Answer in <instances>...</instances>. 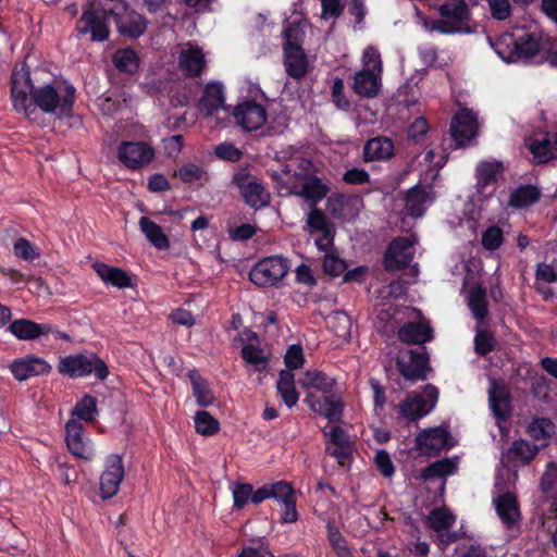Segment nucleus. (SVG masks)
Returning a JSON list of instances; mask_svg holds the SVG:
<instances>
[{
  "instance_id": "1",
  "label": "nucleus",
  "mask_w": 557,
  "mask_h": 557,
  "mask_svg": "<svg viewBox=\"0 0 557 557\" xmlns=\"http://www.w3.org/2000/svg\"><path fill=\"white\" fill-rule=\"evenodd\" d=\"M11 98L15 111L33 119L36 109L57 116H69L75 101V88L65 82L34 87L25 64L12 72Z\"/></svg>"
},
{
  "instance_id": "2",
  "label": "nucleus",
  "mask_w": 557,
  "mask_h": 557,
  "mask_svg": "<svg viewBox=\"0 0 557 557\" xmlns=\"http://www.w3.org/2000/svg\"><path fill=\"white\" fill-rule=\"evenodd\" d=\"M312 170L310 160H294L282 170L272 172L271 177L281 196L295 195L304 198L310 206H315L326 196L329 188L319 177L312 175Z\"/></svg>"
},
{
  "instance_id": "3",
  "label": "nucleus",
  "mask_w": 557,
  "mask_h": 557,
  "mask_svg": "<svg viewBox=\"0 0 557 557\" xmlns=\"http://www.w3.org/2000/svg\"><path fill=\"white\" fill-rule=\"evenodd\" d=\"M382 72L381 53L373 46L367 47L362 53V69L354 76L355 92L362 97H375L380 90Z\"/></svg>"
},
{
  "instance_id": "4",
  "label": "nucleus",
  "mask_w": 557,
  "mask_h": 557,
  "mask_svg": "<svg viewBox=\"0 0 557 557\" xmlns=\"http://www.w3.org/2000/svg\"><path fill=\"white\" fill-rule=\"evenodd\" d=\"M440 18L429 24L431 32L444 35L470 32L469 9L465 0H447L438 8Z\"/></svg>"
},
{
  "instance_id": "5",
  "label": "nucleus",
  "mask_w": 557,
  "mask_h": 557,
  "mask_svg": "<svg viewBox=\"0 0 557 557\" xmlns=\"http://www.w3.org/2000/svg\"><path fill=\"white\" fill-rule=\"evenodd\" d=\"M58 370L71 377H82L94 372L96 377L101 381L107 379L109 374L104 361L95 354L66 356L60 360Z\"/></svg>"
},
{
  "instance_id": "6",
  "label": "nucleus",
  "mask_w": 557,
  "mask_h": 557,
  "mask_svg": "<svg viewBox=\"0 0 557 557\" xmlns=\"http://www.w3.org/2000/svg\"><path fill=\"white\" fill-rule=\"evenodd\" d=\"M288 260L270 256L259 260L250 270L249 278L252 284L259 287L276 286L288 273Z\"/></svg>"
},
{
  "instance_id": "7",
  "label": "nucleus",
  "mask_w": 557,
  "mask_h": 557,
  "mask_svg": "<svg viewBox=\"0 0 557 557\" xmlns=\"http://www.w3.org/2000/svg\"><path fill=\"white\" fill-rule=\"evenodd\" d=\"M438 399V389L431 384L424 386L421 393H411L399 404L400 414L409 420L416 421L435 407Z\"/></svg>"
},
{
  "instance_id": "8",
  "label": "nucleus",
  "mask_w": 557,
  "mask_h": 557,
  "mask_svg": "<svg viewBox=\"0 0 557 557\" xmlns=\"http://www.w3.org/2000/svg\"><path fill=\"white\" fill-rule=\"evenodd\" d=\"M156 156L153 147L143 140L122 141L117 147V159L129 170H141L148 166Z\"/></svg>"
},
{
  "instance_id": "9",
  "label": "nucleus",
  "mask_w": 557,
  "mask_h": 557,
  "mask_svg": "<svg viewBox=\"0 0 557 557\" xmlns=\"http://www.w3.org/2000/svg\"><path fill=\"white\" fill-rule=\"evenodd\" d=\"M233 182L248 206L260 209L269 205L270 194L257 177L246 172H239L234 176Z\"/></svg>"
},
{
  "instance_id": "10",
  "label": "nucleus",
  "mask_w": 557,
  "mask_h": 557,
  "mask_svg": "<svg viewBox=\"0 0 557 557\" xmlns=\"http://www.w3.org/2000/svg\"><path fill=\"white\" fill-rule=\"evenodd\" d=\"M479 126L476 113L467 108L461 109L450 124L451 137L457 147L470 144L476 137Z\"/></svg>"
},
{
  "instance_id": "11",
  "label": "nucleus",
  "mask_w": 557,
  "mask_h": 557,
  "mask_svg": "<svg viewBox=\"0 0 557 557\" xmlns=\"http://www.w3.org/2000/svg\"><path fill=\"white\" fill-rule=\"evenodd\" d=\"M414 235L394 239L385 253V267L388 270H399L409 265L414 256Z\"/></svg>"
},
{
  "instance_id": "12",
  "label": "nucleus",
  "mask_w": 557,
  "mask_h": 557,
  "mask_svg": "<svg viewBox=\"0 0 557 557\" xmlns=\"http://www.w3.org/2000/svg\"><path fill=\"white\" fill-rule=\"evenodd\" d=\"M109 16H112L111 10L86 11L78 20L76 29L82 35L90 34L94 41H104L109 38Z\"/></svg>"
},
{
  "instance_id": "13",
  "label": "nucleus",
  "mask_w": 557,
  "mask_h": 557,
  "mask_svg": "<svg viewBox=\"0 0 557 557\" xmlns=\"http://www.w3.org/2000/svg\"><path fill=\"white\" fill-rule=\"evenodd\" d=\"M65 433L67 448L74 456L87 460L94 457V447L84 434L82 422L71 418L65 424Z\"/></svg>"
},
{
  "instance_id": "14",
  "label": "nucleus",
  "mask_w": 557,
  "mask_h": 557,
  "mask_svg": "<svg viewBox=\"0 0 557 557\" xmlns=\"http://www.w3.org/2000/svg\"><path fill=\"white\" fill-rule=\"evenodd\" d=\"M397 368L401 375L410 381L424 380L426 377L428 360L423 352L406 349L397 357Z\"/></svg>"
},
{
  "instance_id": "15",
  "label": "nucleus",
  "mask_w": 557,
  "mask_h": 557,
  "mask_svg": "<svg viewBox=\"0 0 557 557\" xmlns=\"http://www.w3.org/2000/svg\"><path fill=\"white\" fill-rule=\"evenodd\" d=\"M124 478V466L120 455H110L106 460V469L100 476V492L103 498L113 497Z\"/></svg>"
},
{
  "instance_id": "16",
  "label": "nucleus",
  "mask_w": 557,
  "mask_h": 557,
  "mask_svg": "<svg viewBox=\"0 0 557 557\" xmlns=\"http://www.w3.org/2000/svg\"><path fill=\"white\" fill-rule=\"evenodd\" d=\"M306 403L312 411L326 418L330 422H337L342 418L344 405L335 394L326 393L318 396L309 393Z\"/></svg>"
},
{
  "instance_id": "17",
  "label": "nucleus",
  "mask_w": 557,
  "mask_h": 557,
  "mask_svg": "<svg viewBox=\"0 0 557 557\" xmlns=\"http://www.w3.org/2000/svg\"><path fill=\"white\" fill-rule=\"evenodd\" d=\"M111 13L121 34L137 38L145 33L146 23L144 17L134 11L128 12L125 3L116 4L111 9Z\"/></svg>"
},
{
  "instance_id": "18",
  "label": "nucleus",
  "mask_w": 557,
  "mask_h": 557,
  "mask_svg": "<svg viewBox=\"0 0 557 557\" xmlns=\"http://www.w3.org/2000/svg\"><path fill=\"white\" fill-rule=\"evenodd\" d=\"M9 369L17 381H26L33 376L48 374L51 371V366L40 357L26 355L13 360Z\"/></svg>"
},
{
  "instance_id": "19",
  "label": "nucleus",
  "mask_w": 557,
  "mask_h": 557,
  "mask_svg": "<svg viewBox=\"0 0 557 557\" xmlns=\"http://www.w3.org/2000/svg\"><path fill=\"white\" fill-rule=\"evenodd\" d=\"M449 432L447 428L436 426L420 432L416 437V447L423 455H435L449 447Z\"/></svg>"
},
{
  "instance_id": "20",
  "label": "nucleus",
  "mask_w": 557,
  "mask_h": 557,
  "mask_svg": "<svg viewBox=\"0 0 557 557\" xmlns=\"http://www.w3.org/2000/svg\"><path fill=\"white\" fill-rule=\"evenodd\" d=\"M237 124L247 132L257 131L267 122L265 109L253 101L238 104L234 110Z\"/></svg>"
},
{
  "instance_id": "21",
  "label": "nucleus",
  "mask_w": 557,
  "mask_h": 557,
  "mask_svg": "<svg viewBox=\"0 0 557 557\" xmlns=\"http://www.w3.org/2000/svg\"><path fill=\"white\" fill-rule=\"evenodd\" d=\"M527 146L536 162L545 163L557 156V134H535L527 139Z\"/></svg>"
},
{
  "instance_id": "22",
  "label": "nucleus",
  "mask_w": 557,
  "mask_h": 557,
  "mask_svg": "<svg viewBox=\"0 0 557 557\" xmlns=\"http://www.w3.org/2000/svg\"><path fill=\"white\" fill-rule=\"evenodd\" d=\"M206 60L201 48L191 42L181 46L178 66L185 76L196 77L205 69Z\"/></svg>"
},
{
  "instance_id": "23",
  "label": "nucleus",
  "mask_w": 557,
  "mask_h": 557,
  "mask_svg": "<svg viewBox=\"0 0 557 557\" xmlns=\"http://www.w3.org/2000/svg\"><path fill=\"white\" fill-rule=\"evenodd\" d=\"M360 205L358 197L337 194L327 198L326 209L334 218L351 220L357 215Z\"/></svg>"
},
{
  "instance_id": "24",
  "label": "nucleus",
  "mask_w": 557,
  "mask_h": 557,
  "mask_svg": "<svg viewBox=\"0 0 557 557\" xmlns=\"http://www.w3.org/2000/svg\"><path fill=\"white\" fill-rule=\"evenodd\" d=\"M434 193L430 186H416L406 197V209L411 216H422L428 207L434 201Z\"/></svg>"
},
{
  "instance_id": "25",
  "label": "nucleus",
  "mask_w": 557,
  "mask_h": 557,
  "mask_svg": "<svg viewBox=\"0 0 557 557\" xmlns=\"http://www.w3.org/2000/svg\"><path fill=\"white\" fill-rule=\"evenodd\" d=\"M488 405L498 420H505L510 412L509 393L504 385L492 380L488 386Z\"/></svg>"
},
{
  "instance_id": "26",
  "label": "nucleus",
  "mask_w": 557,
  "mask_h": 557,
  "mask_svg": "<svg viewBox=\"0 0 557 557\" xmlns=\"http://www.w3.org/2000/svg\"><path fill=\"white\" fill-rule=\"evenodd\" d=\"M496 512L506 528H512L520 520V510L516 496L505 493L494 499Z\"/></svg>"
},
{
  "instance_id": "27",
  "label": "nucleus",
  "mask_w": 557,
  "mask_h": 557,
  "mask_svg": "<svg viewBox=\"0 0 557 557\" xmlns=\"http://www.w3.org/2000/svg\"><path fill=\"white\" fill-rule=\"evenodd\" d=\"M8 330L20 341H32L41 335L49 334L52 327L49 324H39L32 320L18 319L11 322Z\"/></svg>"
},
{
  "instance_id": "28",
  "label": "nucleus",
  "mask_w": 557,
  "mask_h": 557,
  "mask_svg": "<svg viewBox=\"0 0 557 557\" xmlns=\"http://www.w3.org/2000/svg\"><path fill=\"white\" fill-rule=\"evenodd\" d=\"M398 337L406 344L421 345L432 339V329L424 322H409L398 330Z\"/></svg>"
},
{
  "instance_id": "29",
  "label": "nucleus",
  "mask_w": 557,
  "mask_h": 557,
  "mask_svg": "<svg viewBox=\"0 0 557 557\" xmlns=\"http://www.w3.org/2000/svg\"><path fill=\"white\" fill-rule=\"evenodd\" d=\"M539 453V447L527 440L515 441L506 454V459L512 467L530 463Z\"/></svg>"
},
{
  "instance_id": "30",
  "label": "nucleus",
  "mask_w": 557,
  "mask_h": 557,
  "mask_svg": "<svg viewBox=\"0 0 557 557\" xmlns=\"http://www.w3.org/2000/svg\"><path fill=\"white\" fill-rule=\"evenodd\" d=\"M199 109L207 116L224 109V92L221 84L210 83L206 86L203 96L199 101Z\"/></svg>"
},
{
  "instance_id": "31",
  "label": "nucleus",
  "mask_w": 557,
  "mask_h": 557,
  "mask_svg": "<svg viewBox=\"0 0 557 557\" xmlns=\"http://www.w3.org/2000/svg\"><path fill=\"white\" fill-rule=\"evenodd\" d=\"M394 154L393 141L384 136H377L366 141L363 147V160L379 161L389 159Z\"/></svg>"
},
{
  "instance_id": "32",
  "label": "nucleus",
  "mask_w": 557,
  "mask_h": 557,
  "mask_svg": "<svg viewBox=\"0 0 557 557\" xmlns=\"http://www.w3.org/2000/svg\"><path fill=\"white\" fill-rule=\"evenodd\" d=\"M92 269L107 285H112L117 288H125L131 285L129 275L120 268L110 267L102 262H95Z\"/></svg>"
},
{
  "instance_id": "33",
  "label": "nucleus",
  "mask_w": 557,
  "mask_h": 557,
  "mask_svg": "<svg viewBox=\"0 0 557 557\" xmlns=\"http://www.w3.org/2000/svg\"><path fill=\"white\" fill-rule=\"evenodd\" d=\"M284 66L286 73L293 78H300L307 73L308 61L301 47L284 49Z\"/></svg>"
},
{
  "instance_id": "34",
  "label": "nucleus",
  "mask_w": 557,
  "mask_h": 557,
  "mask_svg": "<svg viewBox=\"0 0 557 557\" xmlns=\"http://www.w3.org/2000/svg\"><path fill=\"white\" fill-rule=\"evenodd\" d=\"M488 42L503 61L507 63L517 62V42L512 34L504 33L495 39L488 37Z\"/></svg>"
},
{
  "instance_id": "35",
  "label": "nucleus",
  "mask_w": 557,
  "mask_h": 557,
  "mask_svg": "<svg viewBox=\"0 0 557 557\" xmlns=\"http://www.w3.org/2000/svg\"><path fill=\"white\" fill-rule=\"evenodd\" d=\"M187 376L193 387V396L200 407H209L214 403V395L209 383L197 370H189Z\"/></svg>"
},
{
  "instance_id": "36",
  "label": "nucleus",
  "mask_w": 557,
  "mask_h": 557,
  "mask_svg": "<svg viewBox=\"0 0 557 557\" xmlns=\"http://www.w3.org/2000/svg\"><path fill=\"white\" fill-rule=\"evenodd\" d=\"M276 388L282 400L288 408L296 406L299 395L295 387V375L289 370H282L278 375Z\"/></svg>"
},
{
  "instance_id": "37",
  "label": "nucleus",
  "mask_w": 557,
  "mask_h": 557,
  "mask_svg": "<svg viewBox=\"0 0 557 557\" xmlns=\"http://www.w3.org/2000/svg\"><path fill=\"white\" fill-rule=\"evenodd\" d=\"M468 306L479 324L487 317L486 290L481 285H474L468 294Z\"/></svg>"
},
{
  "instance_id": "38",
  "label": "nucleus",
  "mask_w": 557,
  "mask_h": 557,
  "mask_svg": "<svg viewBox=\"0 0 557 557\" xmlns=\"http://www.w3.org/2000/svg\"><path fill=\"white\" fill-rule=\"evenodd\" d=\"M139 226L146 238L159 250H164L170 247V242L163 233L160 225L151 221L147 216H141Z\"/></svg>"
},
{
  "instance_id": "39",
  "label": "nucleus",
  "mask_w": 557,
  "mask_h": 557,
  "mask_svg": "<svg viewBox=\"0 0 557 557\" xmlns=\"http://www.w3.org/2000/svg\"><path fill=\"white\" fill-rule=\"evenodd\" d=\"M113 64L120 71L127 74H134L139 69V57L131 48L119 49L113 54Z\"/></svg>"
},
{
  "instance_id": "40",
  "label": "nucleus",
  "mask_w": 557,
  "mask_h": 557,
  "mask_svg": "<svg viewBox=\"0 0 557 557\" xmlns=\"http://www.w3.org/2000/svg\"><path fill=\"white\" fill-rule=\"evenodd\" d=\"M540 197V190L532 185L519 186L515 189L510 197L508 205L512 208L520 209L533 205Z\"/></svg>"
},
{
  "instance_id": "41",
  "label": "nucleus",
  "mask_w": 557,
  "mask_h": 557,
  "mask_svg": "<svg viewBox=\"0 0 557 557\" xmlns=\"http://www.w3.org/2000/svg\"><path fill=\"white\" fill-rule=\"evenodd\" d=\"M311 207L312 209L308 212L306 219V231L309 235L314 236L315 234L334 230L333 224L326 218L324 212L314 208V206Z\"/></svg>"
},
{
  "instance_id": "42",
  "label": "nucleus",
  "mask_w": 557,
  "mask_h": 557,
  "mask_svg": "<svg viewBox=\"0 0 557 557\" xmlns=\"http://www.w3.org/2000/svg\"><path fill=\"white\" fill-rule=\"evenodd\" d=\"M300 382L304 387L314 388L322 394L331 393L335 384L334 379L317 370L307 371Z\"/></svg>"
},
{
  "instance_id": "43",
  "label": "nucleus",
  "mask_w": 557,
  "mask_h": 557,
  "mask_svg": "<svg viewBox=\"0 0 557 557\" xmlns=\"http://www.w3.org/2000/svg\"><path fill=\"white\" fill-rule=\"evenodd\" d=\"M327 326L336 336L347 339L351 333V319L345 311H334L326 318Z\"/></svg>"
},
{
  "instance_id": "44",
  "label": "nucleus",
  "mask_w": 557,
  "mask_h": 557,
  "mask_svg": "<svg viewBox=\"0 0 557 557\" xmlns=\"http://www.w3.org/2000/svg\"><path fill=\"white\" fill-rule=\"evenodd\" d=\"M98 414L97 400L90 396L85 395L76 403L72 410V418L85 422H92Z\"/></svg>"
},
{
  "instance_id": "45",
  "label": "nucleus",
  "mask_w": 557,
  "mask_h": 557,
  "mask_svg": "<svg viewBox=\"0 0 557 557\" xmlns=\"http://www.w3.org/2000/svg\"><path fill=\"white\" fill-rule=\"evenodd\" d=\"M457 469V461L445 458L442 460H437L422 470L421 478L424 481L435 479V478H445L449 474H453Z\"/></svg>"
},
{
  "instance_id": "46",
  "label": "nucleus",
  "mask_w": 557,
  "mask_h": 557,
  "mask_svg": "<svg viewBox=\"0 0 557 557\" xmlns=\"http://www.w3.org/2000/svg\"><path fill=\"white\" fill-rule=\"evenodd\" d=\"M528 434L536 441H547L555 434V425L548 418H534L527 428Z\"/></svg>"
},
{
  "instance_id": "47",
  "label": "nucleus",
  "mask_w": 557,
  "mask_h": 557,
  "mask_svg": "<svg viewBox=\"0 0 557 557\" xmlns=\"http://www.w3.org/2000/svg\"><path fill=\"white\" fill-rule=\"evenodd\" d=\"M242 358L251 366L255 371L262 372L268 367V357L265 352L258 346L248 344L242 349Z\"/></svg>"
},
{
  "instance_id": "48",
  "label": "nucleus",
  "mask_w": 557,
  "mask_h": 557,
  "mask_svg": "<svg viewBox=\"0 0 557 557\" xmlns=\"http://www.w3.org/2000/svg\"><path fill=\"white\" fill-rule=\"evenodd\" d=\"M517 62L529 60L535 57L540 51V41L532 34H524L517 38Z\"/></svg>"
},
{
  "instance_id": "49",
  "label": "nucleus",
  "mask_w": 557,
  "mask_h": 557,
  "mask_svg": "<svg viewBox=\"0 0 557 557\" xmlns=\"http://www.w3.org/2000/svg\"><path fill=\"white\" fill-rule=\"evenodd\" d=\"M503 165L498 161H482L476 168V177L480 185H488L502 174Z\"/></svg>"
},
{
  "instance_id": "50",
  "label": "nucleus",
  "mask_w": 557,
  "mask_h": 557,
  "mask_svg": "<svg viewBox=\"0 0 557 557\" xmlns=\"http://www.w3.org/2000/svg\"><path fill=\"white\" fill-rule=\"evenodd\" d=\"M430 527L435 532H442L453 527L456 521L455 516L445 508H437L431 511L428 517Z\"/></svg>"
},
{
  "instance_id": "51",
  "label": "nucleus",
  "mask_w": 557,
  "mask_h": 557,
  "mask_svg": "<svg viewBox=\"0 0 557 557\" xmlns=\"http://www.w3.org/2000/svg\"><path fill=\"white\" fill-rule=\"evenodd\" d=\"M195 429L201 435H213L220 429L219 421L206 410H199L194 417Z\"/></svg>"
},
{
  "instance_id": "52",
  "label": "nucleus",
  "mask_w": 557,
  "mask_h": 557,
  "mask_svg": "<svg viewBox=\"0 0 557 557\" xmlns=\"http://www.w3.org/2000/svg\"><path fill=\"white\" fill-rule=\"evenodd\" d=\"M175 175L180 177L181 181L187 184H202L208 180L207 172L199 165L194 163H187L181 166Z\"/></svg>"
},
{
  "instance_id": "53",
  "label": "nucleus",
  "mask_w": 557,
  "mask_h": 557,
  "mask_svg": "<svg viewBox=\"0 0 557 557\" xmlns=\"http://www.w3.org/2000/svg\"><path fill=\"white\" fill-rule=\"evenodd\" d=\"M327 529V539L334 550L336 552L338 557H348L350 555V550L346 544L345 539L343 537L339 530L335 527V524L329 520L326 523Z\"/></svg>"
},
{
  "instance_id": "54",
  "label": "nucleus",
  "mask_w": 557,
  "mask_h": 557,
  "mask_svg": "<svg viewBox=\"0 0 557 557\" xmlns=\"http://www.w3.org/2000/svg\"><path fill=\"white\" fill-rule=\"evenodd\" d=\"M14 255L25 261H34L40 256L39 249L24 237L17 238L13 244Z\"/></svg>"
},
{
  "instance_id": "55",
  "label": "nucleus",
  "mask_w": 557,
  "mask_h": 557,
  "mask_svg": "<svg viewBox=\"0 0 557 557\" xmlns=\"http://www.w3.org/2000/svg\"><path fill=\"white\" fill-rule=\"evenodd\" d=\"M322 267L324 272L331 276H339L347 269L345 260L339 258L336 250L324 255Z\"/></svg>"
},
{
  "instance_id": "56",
  "label": "nucleus",
  "mask_w": 557,
  "mask_h": 557,
  "mask_svg": "<svg viewBox=\"0 0 557 557\" xmlns=\"http://www.w3.org/2000/svg\"><path fill=\"white\" fill-rule=\"evenodd\" d=\"M503 240H504L503 231L496 225L487 227L483 232L482 237H481V244H482L483 248L486 250H490V251H494V250L498 249L502 246Z\"/></svg>"
},
{
  "instance_id": "57",
  "label": "nucleus",
  "mask_w": 557,
  "mask_h": 557,
  "mask_svg": "<svg viewBox=\"0 0 557 557\" xmlns=\"http://www.w3.org/2000/svg\"><path fill=\"white\" fill-rule=\"evenodd\" d=\"M232 494L235 508H243L247 503L251 502L252 485L248 483H234Z\"/></svg>"
},
{
  "instance_id": "58",
  "label": "nucleus",
  "mask_w": 557,
  "mask_h": 557,
  "mask_svg": "<svg viewBox=\"0 0 557 557\" xmlns=\"http://www.w3.org/2000/svg\"><path fill=\"white\" fill-rule=\"evenodd\" d=\"M270 498L277 500L280 504L295 496L293 486L284 481L268 484Z\"/></svg>"
},
{
  "instance_id": "59",
  "label": "nucleus",
  "mask_w": 557,
  "mask_h": 557,
  "mask_svg": "<svg viewBox=\"0 0 557 557\" xmlns=\"http://www.w3.org/2000/svg\"><path fill=\"white\" fill-rule=\"evenodd\" d=\"M332 100L334 104L343 111H348L350 109V101L344 95V82L342 78L337 77L333 82Z\"/></svg>"
},
{
  "instance_id": "60",
  "label": "nucleus",
  "mask_w": 557,
  "mask_h": 557,
  "mask_svg": "<svg viewBox=\"0 0 557 557\" xmlns=\"http://www.w3.org/2000/svg\"><path fill=\"white\" fill-rule=\"evenodd\" d=\"M284 361L289 371L301 368L305 361L302 348L299 345H292L285 354Z\"/></svg>"
},
{
  "instance_id": "61",
  "label": "nucleus",
  "mask_w": 557,
  "mask_h": 557,
  "mask_svg": "<svg viewBox=\"0 0 557 557\" xmlns=\"http://www.w3.org/2000/svg\"><path fill=\"white\" fill-rule=\"evenodd\" d=\"M334 235L335 230L315 234L313 237L314 245L318 248V250L323 252L324 255L335 251L336 249L334 247Z\"/></svg>"
},
{
  "instance_id": "62",
  "label": "nucleus",
  "mask_w": 557,
  "mask_h": 557,
  "mask_svg": "<svg viewBox=\"0 0 557 557\" xmlns=\"http://www.w3.org/2000/svg\"><path fill=\"white\" fill-rule=\"evenodd\" d=\"M343 181L350 185H362L370 181V174L361 168H350L343 174Z\"/></svg>"
},
{
  "instance_id": "63",
  "label": "nucleus",
  "mask_w": 557,
  "mask_h": 557,
  "mask_svg": "<svg viewBox=\"0 0 557 557\" xmlns=\"http://www.w3.org/2000/svg\"><path fill=\"white\" fill-rule=\"evenodd\" d=\"M283 34H284V38H285L284 49H286V48L293 49L294 47H300L299 42L301 40L304 33H302L299 24H296V23L289 24L284 29Z\"/></svg>"
},
{
  "instance_id": "64",
  "label": "nucleus",
  "mask_w": 557,
  "mask_h": 557,
  "mask_svg": "<svg viewBox=\"0 0 557 557\" xmlns=\"http://www.w3.org/2000/svg\"><path fill=\"white\" fill-rule=\"evenodd\" d=\"M557 482V463L548 462L546 469L541 478V490L543 492H548L554 484Z\"/></svg>"
}]
</instances>
